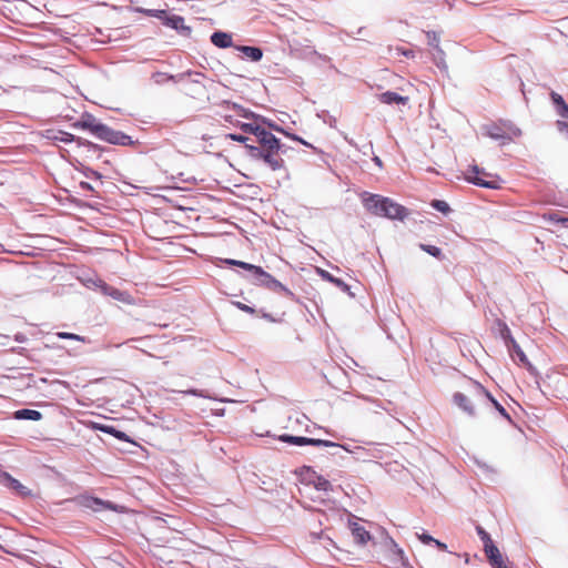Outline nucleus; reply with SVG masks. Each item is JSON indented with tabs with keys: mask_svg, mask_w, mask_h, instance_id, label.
I'll return each mask as SVG.
<instances>
[{
	"mask_svg": "<svg viewBox=\"0 0 568 568\" xmlns=\"http://www.w3.org/2000/svg\"><path fill=\"white\" fill-rule=\"evenodd\" d=\"M71 126L77 130L87 131L93 138L112 145L133 146L140 143L126 133L110 128L89 112H83Z\"/></svg>",
	"mask_w": 568,
	"mask_h": 568,
	"instance_id": "nucleus-1",
	"label": "nucleus"
},
{
	"mask_svg": "<svg viewBox=\"0 0 568 568\" xmlns=\"http://www.w3.org/2000/svg\"><path fill=\"white\" fill-rule=\"evenodd\" d=\"M362 202L366 211L376 216L386 217L389 220L404 221L409 214L407 207L395 202L390 197H386L379 194H372L365 192L363 194Z\"/></svg>",
	"mask_w": 568,
	"mask_h": 568,
	"instance_id": "nucleus-2",
	"label": "nucleus"
},
{
	"mask_svg": "<svg viewBox=\"0 0 568 568\" xmlns=\"http://www.w3.org/2000/svg\"><path fill=\"white\" fill-rule=\"evenodd\" d=\"M130 12L141 13L145 17L159 19L163 26L176 31L180 36L189 38L192 33V28L186 26L184 18L179 14H170L165 9H146L142 7H131Z\"/></svg>",
	"mask_w": 568,
	"mask_h": 568,
	"instance_id": "nucleus-3",
	"label": "nucleus"
},
{
	"mask_svg": "<svg viewBox=\"0 0 568 568\" xmlns=\"http://www.w3.org/2000/svg\"><path fill=\"white\" fill-rule=\"evenodd\" d=\"M250 280L255 284L263 286L274 293L283 294L285 297L294 301L295 294L286 287L284 284H282L280 281H277L275 277H273L270 273L263 270V267L256 265L254 272L252 273Z\"/></svg>",
	"mask_w": 568,
	"mask_h": 568,
	"instance_id": "nucleus-4",
	"label": "nucleus"
},
{
	"mask_svg": "<svg viewBox=\"0 0 568 568\" xmlns=\"http://www.w3.org/2000/svg\"><path fill=\"white\" fill-rule=\"evenodd\" d=\"M245 149L251 160L263 161L272 171L284 168V160L280 156L277 151L257 149V146L253 144H245Z\"/></svg>",
	"mask_w": 568,
	"mask_h": 568,
	"instance_id": "nucleus-5",
	"label": "nucleus"
},
{
	"mask_svg": "<svg viewBox=\"0 0 568 568\" xmlns=\"http://www.w3.org/2000/svg\"><path fill=\"white\" fill-rule=\"evenodd\" d=\"M77 153L87 161L100 160L104 153H111L114 150L108 146L93 143L80 136L77 145Z\"/></svg>",
	"mask_w": 568,
	"mask_h": 568,
	"instance_id": "nucleus-6",
	"label": "nucleus"
},
{
	"mask_svg": "<svg viewBox=\"0 0 568 568\" xmlns=\"http://www.w3.org/2000/svg\"><path fill=\"white\" fill-rule=\"evenodd\" d=\"M77 504L83 508L91 509L94 513H101L104 510H111L118 513L121 508L120 505L112 503L110 500H104L99 497H94L91 495H79L74 499Z\"/></svg>",
	"mask_w": 568,
	"mask_h": 568,
	"instance_id": "nucleus-7",
	"label": "nucleus"
},
{
	"mask_svg": "<svg viewBox=\"0 0 568 568\" xmlns=\"http://www.w3.org/2000/svg\"><path fill=\"white\" fill-rule=\"evenodd\" d=\"M278 440L295 446H317V447H337L335 442L327 439L311 438L305 436H295L291 434H282Z\"/></svg>",
	"mask_w": 568,
	"mask_h": 568,
	"instance_id": "nucleus-8",
	"label": "nucleus"
},
{
	"mask_svg": "<svg viewBox=\"0 0 568 568\" xmlns=\"http://www.w3.org/2000/svg\"><path fill=\"white\" fill-rule=\"evenodd\" d=\"M480 174L487 175V173H485L483 169L474 164L470 166V172L466 176V181L476 186L489 190H497L500 187L498 180H485L479 176Z\"/></svg>",
	"mask_w": 568,
	"mask_h": 568,
	"instance_id": "nucleus-9",
	"label": "nucleus"
},
{
	"mask_svg": "<svg viewBox=\"0 0 568 568\" xmlns=\"http://www.w3.org/2000/svg\"><path fill=\"white\" fill-rule=\"evenodd\" d=\"M93 284L98 286L101 290L102 294L105 296H110L113 300L125 304L132 303V296L125 291H121L116 287H113L100 278L95 280Z\"/></svg>",
	"mask_w": 568,
	"mask_h": 568,
	"instance_id": "nucleus-10",
	"label": "nucleus"
},
{
	"mask_svg": "<svg viewBox=\"0 0 568 568\" xmlns=\"http://www.w3.org/2000/svg\"><path fill=\"white\" fill-rule=\"evenodd\" d=\"M483 134L487 135L488 138L498 141L500 145H506L509 143L508 133L505 130V128L501 125V121L498 123L491 122L484 124L481 126Z\"/></svg>",
	"mask_w": 568,
	"mask_h": 568,
	"instance_id": "nucleus-11",
	"label": "nucleus"
},
{
	"mask_svg": "<svg viewBox=\"0 0 568 568\" xmlns=\"http://www.w3.org/2000/svg\"><path fill=\"white\" fill-rule=\"evenodd\" d=\"M90 427L93 430L111 435L121 442L135 444V442L126 433L120 430L119 428H116L113 425L102 424V423H98V422H91Z\"/></svg>",
	"mask_w": 568,
	"mask_h": 568,
	"instance_id": "nucleus-12",
	"label": "nucleus"
},
{
	"mask_svg": "<svg viewBox=\"0 0 568 568\" xmlns=\"http://www.w3.org/2000/svg\"><path fill=\"white\" fill-rule=\"evenodd\" d=\"M453 403L463 410L467 416L475 418L477 416L474 400L462 392H456L453 395Z\"/></svg>",
	"mask_w": 568,
	"mask_h": 568,
	"instance_id": "nucleus-13",
	"label": "nucleus"
},
{
	"mask_svg": "<svg viewBox=\"0 0 568 568\" xmlns=\"http://www.w3.org/2000/svg\"><path fill=\"white\" fill-rule=\"evenodd\" d=\"M256 141L260 144L257 149L277 151L280 145V139L274 135L270 130L262 128L258 134L256 135Z\"/></svg>",
	"mask_w": 568,
	"mask_h": 568,
	"instance_id": "nucleus-14",
	"label": "nucleus"
},
{
	"mask_svg": "<svg viewBox=\"0 0 568 568\" xmlns=\"http://www.w3.org/2000/svg\"><path fill=\"white\" fill-rule=\"evenodd\" d=\"M469 395L473 400L478 404H489V399H493V394L486 389L479 382L470 379L469 381Z\"/></svg>",
	"mask_w": 568,
	"mask_h": 568,
	"instance_id": "nucleus-15",
	"label": "nucleus"
},
{
	"mask_svg": "<svg viewBox=\"0 0 568 568\" xmlns=\"http://www.w3.org/2000/svg\"><path fill=\"white\" fill-rule=\"evenodd\" d=\"M507 349L513 358L517 357L519 363L523 364L527 371L536 375L537 371L536 367L529 362L527 355L521 349L520 345L517 343V341H511V344L507 346Z\"/></svg>",
	"mask_w": 568,
	"mask_h": 568,
	"instance_id": "nucleus-16",
	"label": "nucleus"
},
{
	"mask_svg": "<svg viewBox=\"0 0 568 568\" xmlns=\"http://www.w3.org/2000/svg\"><path fill=\"white\" fill-rule=\"evenodd\" d=\"M0 484L11 490H14L20 496L30 495V490L7 471L0 473Z\"/></svg>",
	"mask_w": 568,
	"mask_h": 568,
	"instance_id": "nucleus-17",
	"label": "nucleus"
},
{
	"mask_svg": "<svg viewBox=\"0 0 568 568\" xmlns=\"http://www.w3.org/2000/svg\"><path fill=\"white\" fill-rule=\"evenodd\" d=\"M484 551L493 568H507L503 555L494 541L485 545Z\"/></svg>",
	"mask_w": 568,
	"mask_h": 568,
	"instance_id": "nucleus-18",
	"label": "nucleus"
},
{
	"mask_svg": "<svg viewBox=\"0 0 568 568\" xmlns=\"http://www.w3.org/2000/svg\"><path fill=\"white\" fill-rule=\"evenodd\" d=\"M210 40L213 45H215L216 48H220V49H227V48L235 47V44L233 43L232 34L230 32L216 30L211 34Z\"/></svg>",
	"mask_w": 568,
	"mask_h": 568,
	"instance_id": "nucleus-19",
	"label": "nucleus"
},
{
	"mask_svg": "<svg viewBox=\"0 0 568 568\" xmlns=\"http://www.w3.org/2000/svg\"><path fill=\"white\" fill-rule=\"evenodd\" d=\"M234 49L241 52L244 55V58L251 62L261 61L264 54L263 49L256 45L236 44Z\"/></svg>",
	"mask_w": 568,
	"mask_h": 568,
	"instance_id": "nucleus-20",
	"label": "nucleus"
},
{
	"mask_svg": "<svg viewBox=\"0 0 568 568\" xmlns=\"http://www.w3.org/2000/svg\"><path fill=\"white\" fill-rule=\"evenodd\" d=\"M316 273L321 276L322 280L334 284L342 292L353 296V293H351V286L347 283H345L342 278L334 276L328 271L323 270L321 267H316Z\"/></svg>",
	"mask_w": 568,
	"mask_h": 568,
	"instance_id": "nucleus-21",
	"label": "nucleus"
},
{
	"mask_svg": "<svg viewBox=\"0 0 568 568\" xmlns=\"http://www.w3.org/2000/svg\"><path fill=\"white\" fill-rule=\"evenodd\" d=\"M47 138L51 140L53 143L62 142L65 144L69 143H78L80 136H77L70 132L59 130L57 132L54 131H48Z\"/></svg>",
	"mask_w": 568,
	"mask_h": 568,
	"instance_id": "nucleus-22",
	"label": "nucleus"
},
{
	"mask_svg": "<svg viewBox=\"0 0 568 568\" xmlns=\"http://www.w3.org/2000/svg\"><path fill=\"white\" fill-rule=\"evenodd\" d=\"M378 100L388 105H405L408 102V97L398 94L397 92L386 91L377 95Z\"/></svg>",
	"mask_w": 568,
	"mask_h": 568,
	"instance_id": "nucleus-23",
	"label": "nucleus"
},
{
	"mask_svg": "<svg viewBox=\"0 0 568 568\" xmlns=\"http://www.w3.org/2000/svg\"><path fill=\"white\" fill-rule=\"evenodd\" d=\"M349 527L352 530V535L358 545L364 546L371 540V538H372L371 532L368 530H366L359 524L351 521Z\"/></svg>",
	"mask_w": 568,
	"mask_h": 568,
	"instance_id": "nucleus-24",
	"label": "nucleus"
},
{
	"mask_svg": "<svg viewBox=\"0 0 568 568\" xmlns=\"http://www.w3.org/2000/svg\"><path fill=\"white\" fill-rule=\"evenodd\" d=\"M550 100L552 102V105L556 110V113L562 118L568 120V104L566 103L565 99L561 94L551 91L550 92Z\"/></svg>",
	"mask_w": 568,
	"mask_h": 568,
	"instance_id": "nucleus-25",
	"label": "nucleus"
},
{
	"mask_svg": "<svg viewBox=\"0 0 568 568\" xmlns=\"http://www.w3.org/2000/svg\"><path fill=\"white\" fill-rule=\"evenodd\" d=\"M13 418L17 420H33L38 422L42 418L41 412L31 408H21L13 412Z\"/></svg>",
	"mask_w": 568,
	"mask_h": 568,
	"instance_id": "nucleus-26",
	"label": "nucleus"
},
{
	"mask_svg": "<svg viewBox=\"0 0 568 568\" xmlns=\"http://www.w3.org/2000/svg\"><path fill=\"white\" fill-rule=\"evenodd\" d=\"M295 474L298 476L300 481L302 484L311 485L312 481H314V478L316 477L317 473L313 469L312 466H302L298 468Z\"/></svg>",
	"mask_w": 568,
	"mask_h": 568,
	"instance_id": "nucleus-27",
	"label": "nucleus"
},
{
	"mask_svg": "<svg viewBox=\"0 0 568 568\" xmlns=\"http://www.w3.org/2000/svg\"><path fill=\"white\" fill-rule=\"evenodd\" d=\"M71 164L78 172L82 173L88 179L101 180L103 178V175L99 171H95L92 168L84 165L82 162L78 160L75 161V163L71 162Z\"/></svg>",
	"mask_w": 568,
	"mask_h": 568,
	"instance_id": "nucleus-28",
	"label": "nucleus"
},
{
	"mask_svg": "<svg viewBox=\"0 0 568 568\" xmlns=\"http://www.w3.org/2000/svg\"><path fill=\"white\" fill-rule=\"evenodd\" d=\"M236 126L242 130L244 133H247V134H253L255 138L256 135L258 134V132L261 131V129L263 128L262 125L258 124V122L254 121V122H241V121H236Z\"/></svg>",
	"mask_w": 568,
	"mask_h": 568,
	"instance_id": "nucleus-29",
	"label": "nucleus"
},
{
	"mask_svg": "<svg viewBox=\"0 0 568 568\" xmlns=\"http://www.w3.org/2000/svg\"><path fill=\"white\" fill-rule=\"evenodd\" d=\"M311 485H313L316 490L325 491V493L333 491V489H334L331 481L328 479H326L324 476L318 475V474L314 478V481L311 483Z\"/></svg>",
	"mask_w": 568,
	"mask_h": 568,
	"instance_id": "nucleus-30",
	"label": "nucleus"
},
{
	"mask_svg": "<svg viewBox=\"0 0 568 568\" xmlns=\"http://www.w3.org/2000/svg\"><path fill=\"white\" fill-rule=\"evenodd\" d=\"M222 262L229 266H237V267L243 268L244 271H246L248 273V278L251 277L252 273L254 272V270L256 267L255 264H251V263H247L244 261L233 260V258H224Z\"/></svg>",
	"mask_w": 568,
	"mask_h": 568,
	"instance_id": "nucleus-31",
	"label": "nucleus"
},
{
	"mask_svg": "<svg viewBox=\"0 0 568 568\" xmlns=\"http://www.w3.org/2000/svg\"><path fill=\"white\" fill-rule=\"evenodd\" d=\"M152 79L159 85H162L169 81H173V82L181 81L179 79V74L174 75V74H169V73L160 72V71L154 72L152 74Z\"/></svg>",
	"mask_w": 568,
	"mask_h": 568,
	"instance_id": "nucleus-32",
	"label": "nucleus"
},
{
	"mask_svg": "<svg viewBox=\"0 0 568 568\" xmlns=\"http://www.w3.org/2000/svg\"><path fill=\"white\" fill-rule=\"evenodd\" d=\"M445 57V51L442 48H437V50H435V53L433 54V62L439 70L447 72L448 65L446 63Z\"/></svg>",
	"mask_w": 568,
	"mask_h": 568,
	"instance_id": "nucleus-33",
	"label": "nucleus"
},
{
	"mask_svg": "<svg viewBox=\"0 0 568 568\" xmlns=\"http://www.w3.org/2000/svg\"><path fill=\"white\" fill-rule=\"evenodd\" d=\"M497 324L499 326V335L507 347L508 345L511 344V341H516V339L514 338L510 328L508 327V325L505 322L498 320Z\"/></svg>",
	"mask_w": 568,
	"mask_h": 568,
	"instance_id": "nucleus-34",
	"label": "nucleus"
},
{
	"mask_svg": "<svg viewBox=\"0 0 568 568\" xmlns=\"http://www.w3.org/2000/svg\"><path fill=\"white\" fill-rule=\"evenodd\" d=\"M495 409L496 412L503 417L505 418L509 424L511 425H515V422L514 419L511 418V416L508 414V412L506 410V408L493 396V399H489L488 402Z\"/></svg>",
	"mask_w": 568,
	"mask_h": 568,
	"instance_id": "nucleus-35",
	"label": "nucleus"
},
{
	"mask_svg": "<svg viewBox=\"0 0 568 568\" xmlns=\"http://www.w3.org/2000/svg\"><path fill=\"white\" fill-rule=\"evenodd\" d=\"M231 106L233 110H235L237 112V114L244 119H247V120H253V121H256L257 119V113L248 110V109H245L244 106L233 102L231 103Z\"/></svg>",
	"mask_w": 568,
	"mask_h": 568,
	"instance_id": "nucleus-36",
	"label": "nucleus"
},
{
	"mask_svg": "<svg viewBox=\"0 0 568 568\" xmlns=\"http://www.w3.org/2000/svg\"><path fill=\"white\" fill-rule=\"evenodd\" d=\"M418 246L423 252L435 258L442 260L444 257L442 248L436 245L419 243Z\"/></svg>",
	"mask_w": 568,
	"mask_h": 568,
	"instance_id": "nucleus-37",
	"label": "nucleus"
},
{
	"mask_svg": "<svg viewBox=\"0 0 568 568\" xmlns=\"http://www.w3.org/2000/svg\"><path fill=\"white\" fill-rule=\"evenodd\" d=\"M501 125L508 133L507 135L509 138V143L514 140V138L521 135V130L518 126H516L511 121H501Z\"/></svg>",
	"mask_w": 568,
	"mask_h": 568,
	"instance_id": "nucleus-38",
	"label": "nucleus"
},
{
	"mask_svg": "<svg viewBox=\"0 0 568 568\" xmlns=\"http://www.w3.org/2000/svg\"><path fill=\"white\" fill-rule=\"evenodd\" d=\"M390 551L396 556V560L400 562L402 566L407 565V558L405 556L404 550L390 538Z\"/></svg>",
	"mask_w": 568,
	"mask_h": 568,
	"instance_id": "nucleus-39",
	"label": "nucleus"
},
{
	"mask_svg": "<svg viewBox=\"0 0 568 568\" xmlns=\"http://www.w3.org/2000/svg\"><path fill=\"white\" fill-rule=\"evenodd\" d=\"M256 122H258L260 125H266L270 130H274L280 133H286V130H284L281 125L275 123L274 121L265 118L264 115L258 114Z\"/></svg>",
	"mask_w": 568,
	"mask_h": 568,
	"instance_id": "nucleus-40",
	"label": "nucleus"
},
{
	"mask_svg": "<svg viewBox=\"0 0 568 568\" xmlns=\"http://www.w3.org/2000/svg\"><path fill=\"white\" fill-rule=\"evenodd\" d=\"M430 206H432L434 210H436V211H438V212L443 213L444 215H447V214H449V213L452 212V207H450V206H449V204H448L446 201H444V200L434 199V200H432V202H430Z\"/></svg>",
	"mask_w": 568,
	"mask_h": 568,
	"instance_id": "nucleus-41",
	"label": "nucleus"
},
{
	"mask_svg": "<svg viewBox=\"0 0 568 568\" xmlns=\"http://www.w3.org/2000/svg\"><path fill=\"white\" fill-rule=\"evenodd\" d=\"M57 337L60 339H71V341H78L82 343H90L91 341L82 335H78L75 333H69V332H57Z\"/></svg>",
	"mask_w": 568,
	"mask_h": 568,
	"instance_id": "nucleus-42",
	"label": "nucleus"
},
{
	"mask_svg": "<svg viewBox=\"0 0 568 568\" xmlns=\"http://www.w3.org/2000/svg\"><path fill=\"white\" fill-rule=\"evenodd\" d=\"M186 77H192V82L199 84V83H201V79L205 78V74L200 71H192V70H187L182 73H179L180 80H183Z\"/></svg>",
	"mask_w": 568,
	"mask_h": 568,
	"instance_id": "nucleus-43",
	"label": "nucleus"
},
{
	"mask_svg": "<svg viewBox=\"0 0 568 568\" xmlns=\"http://www.w3.org/2000/svg\"><path fill=\"white\" fill-rule=\"evenodd\" d=\"M426 37H427V40H428V45H430L432 48H434V50H437V48H440L439 45V36L436 31H427L426 32Z\"/></svg>",
	"mask_w": 568,
	"mask_h": 568,
	"instance_id": "nucleus-44",
	"label": "nucleus"
},
{
	"mask_svg": "<svg viewBox=\"0 0 568 568\" xmlns=\"http://www.w3.org/2000/svg\"><path fill=\"white\" fill-rule=\"evenodd\" d=\"M318 118L323 120L324 123L328 124L331 128H335L337 120L334 115H332L328 111L324 110L317 114Z\"/></svg>",
	"mask_w": 568,
	"mask_h": 568,
	"instance_id": "nucleus-45",
	"label": "nucleus"
},
{
	"mask_svg": "<svg viewBox=\"0 0 568 568\" xmlns=\"http://www.w3.org/2000/svg\"><path fill=\"white\" fill-rule=\"evenodd\" d=\"M389 51L394 52V54L397 57L403 55L408 59L415 57V53L413 50L406 49L404 47L389 48Z\"/></svg>",
	"mask_w": 568,
	"mask_h": 568,
	"instance_id": "nucleus-46",
	"label": "nucleus"
},
{
	"mask_svg": "<svg viewBox=\"0 0 568 568\" xmlns=\"http://www.w3.org/2000/svg\"><path fill=\"white\" fill-rule=\"evenodd\" d=\"M476 532L483 541L484 546L493 542L490 535L480 525L476 526Z\"/></svg>",
	"mask_w": 568,
	"mask_h": 568,
	"instance_id": "nucleus-47",
	"label": "nucleus"
},
{
	"mask_svg": "<svg viewBox=\"0 0 568 568\" xmlns=\"http://www.w3.org/2000/svg\"><path fill=\"white\" fill-rule=\"evenodd\" d=\"M225 139L234 141V142L243 143L244 145L248 144L247 143L248 138L246 135L240 134V133H227V134H225Z\"/></svg>",
	"mask_w": 568,
	"mask_h": 568,
	"instance_id": "nucleus-48",
	"label": "nucleus"
},
{
	"mask_svg": "<svg viewBox=\"0 0 568 568\" xmlns=\"http://www.w3.org/2000/svg\"><path fill=\"white\" fill-rule=\"evenodd\" d=\"M183 394L195 397L210 398L205 390L199 388H189L186 390H183Z\"/></svg>",
	"mask_w": 568,
	"mask_h": 568,
	"instance_id": "nucleus-49",
	"label": "nucleus"
},
{
	"mask_svg": "<svg viewBox=\"0 0 568 568\" xmlns=\"http://www.w3.org/2000/svg\"><path fill=\"white\" fill-rule=\"evenodd\" d=\"M556 126L561 134H565L568 138V120H558L556 122Z\"/></svg>",
	"mask_w": 568,
	"mask_h": 568,
	"instance_id": "nucleus-50",
	"label": "nucleus"
},
{
	"mask_svg": "<svg viewBox=\"0 0 568 568\" xmlns=\"http://www.w3.org/2000/svg\"><path fill=\"white\" fill-rule=\"evenodd\" d=\"M549 220L554 221L556 223H560L565 227H568V217H562L558 213H551L549 214Z\"/></svg>",
	"mask_w": 568,
	"mask_h": 568,
	"instance_id": "nucleus-51",
	"label": "nucleus"
},
{
	"mask_svg": "<svg viewBox=\"0 0 568 568\" xmlns=\"http://www.w3.org/2000/svg\"><path fill=\"white\" fill-rule=\"evenodd\" d=\"M416 535H417V538L425 545H430V544H433V541H435V538L426 531H423L422 534H416Z\"/></svg>",
	"mask_w": 568,
	"mask_h": 568,
	"instance_id": "nucleus-52",
	"label": "nucleus"
},
{
	"mask_svg": "<svg viewBox=\"0 0 568 568\" xmlns=\"http://www.w3.org/2000/svg\"><path fill=\"white\" fill-rule=\"evenodd\" d=\"M234 305L245 313L254 314L256 312L254 307L248 306L242 302H235Z\"/></svg>",
	"mask_w": 568,
	"mask_h": 568,
	"instance_id": "nucleus-53",
	"label": "nucleus"
},
{
	"mask_svg": "<svg viewBox=\"0 0 568 568\" xmlns=\"http://www.w3.org/2000/svg\"><path fill=\"white\" fill-rule=\"evenodd\" d=\"M79 187L83 191H89V192H94V187L92 184H90L89 182L87 181H81L79 183Z\"/></svg>",
	"mask_w": 568,
	"mask_h": 568,
	"instance_id": "nucleus-54",
	"label": "nucleus"
},
{
	"mask_svg": "<svg viewBox=\"0 0 568 568\" xmlns=\"http://www.w3.org/2000/svg\"><path fill=\"white\" fill-rule=\"evenodd\" d=\"M262 317L268 322H273V323L278 322V320H276L272 314L266 313V312H262Z\"/></svg>",
	"mask_w": 568,
	"mask_h": 568,
	"instance_id": "nucleus-55",
	"label": "nucleus"
},
{
	"mask_svg": "<svg viewBox=\"0 0 568 568\" xmlns=\"http://www.w3.org/2000/svg\"><path fill=\"white\" fill-rule=\"evenodd\" d=\"M433 544L440 550H446L447 549V545L438 539H435V541H433Z\"/></svg>",
	"mask_w": 568,
	"mask_h": 568,
	"instance_id": "nucleus-56",
	"label": "nucleus"
},
{
	"mask_svg": "<svg viewBox=\"0 0 568 568\" xmlns=\"http://www.w3.org/2000/svg\"><path fill=\"white\" fill-rule=\"evenodd\" d=\"M280 145H281V148H278V150H277L278 154H285L290 149L286 144L282 143L281 140H280Z\"/></svg>",
	"mask_w": 568,
	"mask_h": 568,
	"instance_id": "nucleus-57",
	"label": "nucleus"
},
{
	"mask_svg": "<svg viewBox=\"0 0 568 568\" xmlns=\"http://www.w3.org/2000/svg\"><path fill=\"white\" fill-rule=\"evenodd\" d=\"M284 134H285L286 136L291 138V139H292V140H294V141H297V142L302 141V138H301V136H298V135H296V134H294V133H290V132H287V131H286V133H284Z\"/></svg>",
	"mask_w": 568,
	"mask_h": 568,
	"instance_id": "nucleus-58",
	"label": "nucleus"
},
{
	"mask_svg": "<svg viewBox=\"0 0 568 568\" xmlns=\"http://www.w3.org/2000/svg\"><path fill=\"white\" fill-rule=\"evenodd\" d=\"M14 339L19 343H24L27 341V337L21 334V333H18L16 336H14Z\"/></svg>",
	"mask_w": 568,
	"mask_h": 568,
	"instance_id": "nucleus-59",
	"label": "nucleus"
},
{
	"mask_svg": "<svg viewBox=\"0 0 568 568\" xmlns=\"http://www.w3.org/2000/svg\"><path fill=\"white\" fill-rule=\"evenodd\" d=\"M336 444L338 445L337 447H335L336 449H339V448H341V449L346 450L347 453H354V452L351 449V446H348V445H341V444H338V443H336Z\"/></svg>",
	"mask_w": 568,
	"mask_h": 568,
	"instance_id": "nucleus-60",
	"label": "nucleus"
},
{
	"mask_svg": "<svg viewBox=\"0 0 568 568\" xmlns=\"http://www.w3.org/2000/svg\"><path fill=\"white\" fill-rule=\"evenodd\" d=\"M224 120H225L226 122H229V123H231V124H233V125H235V126H236V121H237V120H234L232 115H225V116H224Z\"/></svg>",
	"mask_w": 568,
	"mask_h": 568,
	"instance_id": "nucleus-61",
	"label": "nucleus"
},
{
	"mask_svg": "<svg viewBox=\"0 0 568 568\" xmlns=\"http://www.w3.org/2000/svg\"><path fill=\"white\" fill-rule=\"evenodd\" d=\"M373 161H374V163H375L377 166L382 168L383 162H382V160H381V158H379V156L375 155V156L373 158Z\"/></svg>",
	"mask_w": 568,
	"mask_h": 568,
	"instance_id": "nucleus-62",
	"label": "nucleus"
},
{
	"mask_svg": "<svg viewBox=\"0 0 568 568\" xmlns=\"http://www.w3.org/2000/svg\"><path fill=\"white\" fill-rule=\"evenodd\" d=\"M313 538L314 539H321L323 537V532H318V534H312Z\"/></svg>",
	"mask_w": 568,
	"mask_h": 568,
	"instance_id": "nucleus-63",
	"label": "nucleus"
},
{
	"mask_svg": "<svg viewBox=\"0 0 568 568\" xmlns=\"http://www.w3.org/2000/svg\"><path fill=\"white\" fill-rule=\"evenodd\" d=\"M345 140L347 141V143L349 145H355L354 141L352 139H348L347 136H345Z\"/></svg>",
	"mask_w": 568,
	"mask_h": 568,
	"instance_id": "nucleus-64",
	"label": "nucleus"
}]
</instances>
